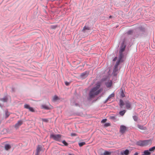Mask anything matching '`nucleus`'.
Listing matches in <instances>:
<instances>
[{
  "mask_svg": "<svg viewBox=\"0 0 155 155\" xmlns=\"http://www.w3.org/2000/svg\"><path fill=\"white\" fill-rule=\"evenodd\" d=\"M100 83H97L96 84V86L90 91L89 95L91 98L94 97L95 96L98 95L102 92L103 90L101 88H100Z\"/></svg>",
  "mask_w": 155,
  "mask_h": 155,
  "instance_id": "f257e3e1",
  "label": "nucleus"
},
{
  "mask_svg": "<svg viewBox=\"0 0 155 155\" xmlns=\"http://www.w3.org/2000/svg\"><path fill=\"white\" fill-rule=\"evenodd\" d=\"M50 137L56 141H60L61 140V135L60 134H51L50 135Z\"/></svg>",
  "mask_w": 155,
  "mask_h": 155,
  "instance_id": "f03ea898",
  "label": "nucleus"
},
{
  "mask_svg": "<svg viewBox=\"0 0 155 155\" xmlns=\"http://www.w3.org/2000/svg\"><path fill=\"white\" fill-rule=\"evenodd\" d=\"M127 127L123 125H121L120 127V132L121 133L123 134L127 130Z\"/></svg>",
  "mask_w": 155,
  "mask_h": 155,
  "instance_id": "7ed1b4c3",
  "label": "nucleus"
},
{
  "mask_svg": "<svg viewBox=\"0 0 155 155\" xmlns=\"http://www.w3.org/2000/svg\"><path fill=\"white\" fill-rule=\"evenodd\" d=\"M120 49V51L119 52L121 53H123L125 50L126 46L124 45V41H123L121 44Z\"/></svg>",
  "mask_w": 155,
  "mask_h": 155,
  "instance_id": "20e7f679",
  "label": "nucleus"
},
{
  "mask_svg": "<svg viewBox=\"0 0 155 155\" xmlns=\"http://www.w3.org/2000/svg\"><path fill=\"white\" fill-rule=\"evenodd\" d=\"M23 122V121L22 120L18 121L17 123L15 125L14 127L16 129H18L22 124Z\"/></svg>",
  "mask_w": 155,
  "mask_h": 155,
  "instance_id": "39448f33",
  "label": "nucleus"
},
{
  "mask_svg": "<svg viewBox=\"0 0 155 155\" xmlns=\"http://www.w3.org/2000/svg\"><path fill=\"white\" fill-rule=\"evenodd\" d=\"M143 146H146L148 145H150L152 143V141L150 140H145L143 142Z\"/></svg>",
  "mask_w": 155,
  "mask_h": 155,
  "instance_id": "423d86ee",
  "label": "nucleus"
},
{
  "mask_svg": "<svg viewBox=\"0 0 155 155\" xmlns=\"http://www.w3.org/2000/svg\"><path fill=\"white\" fill-rule=\"evenodd\" d=\"M24 107L25 108L28 109L29 110L32 112H34L35 110L32 107H30L29 105L26 104L24 105Z\"/></svg>",
  "mask_w": 155,
  "mask_h": 155,
  "instance_id": "0eeeda50",
  "label": "nucleus"
},
{
  "mask_svg": "<svg viewBox=\"0 0 155 155\" xmlns=\"http://www.w3.org/2000/svg\"><path fill=\"white\" fill-rule=\"evenodd\" d=\"M41 150V147L40 145L38 146L36 150V154L38 155L40 152Z\"/></svg>",
  "mask_w": 155,
  "mask_h": 155,
  "instance_id": "6e6552de",
  "label": "nucleus"
},
{
  "mask_svg": "<svg viewBox=\"0 0 155 155\" xmlns=\"http://www.w3.org/2000/svg\"><path fill=\"white\" fill-rule=\"evenodd\" d=\"M124 57V55L123 54V53H120L119 52V59L118 61H119L120 62H122L123 60H122V58Z\"/></svg>",
  "mask_w": 155,
  "mask_h": 155,
  "instance_id": "1a4fd4ad",
  "label": "nucleus"
},
{
  "mask_svg": "<svg viewBox=\"0 0 155 155\" xmlns=\"http://www.w3.org/2000/svg\"><path fill=\"white\" fill-rule=\"evenodd\" d=\"M88 74V73L87 72L85 71L81 74V77L82 78H85L87 76Z\"/></svg>",
  "mask_w": 155,
  "mask_h": 155,
  "instance_id": "9d476101",
  "label": "nucleus"
},
{
  "mask_svg": "<svg viewBox=\"0 0 155 155\" xmlns=\"http://www.w3.org/2000/svg\"><path fill=\"white\" fill-rule=\"evenodd\" d=\"M125 103L126 104V107L127 109H129L131 107L130 103L128 101H126Z\"/></svg>",
  "mask_w": 155,
  "mask_h": 155,
  "instance_id": "9b49d317",
  "label": "nucleus"
},
{
  "mask_svg": "<svg viewBox=\"0 0 155 155\" xmlns=\"http://www.w3.org/2000/svg\"><path fill=\"white\" fill-rule=\"evenodd\" d=\"M137 127L139 129L142 130H146L147 129L146 127L139 124L137 125Z\"/></svg>",
  "mask_w": 155,
  "mask_h": 155,
  "instance_id": "f8f14e48",
  "label": "nucleus"
},
{
  "mask_svg": "<svg viewBox=\"0 0 155 155\" xmlns=\"http://www.w3.org/2000/svg\"><path fill=\"white\" fill-rule=\"evenodd\" d=\"M11 147L10 145L9 144H6L5 146V149L7 150L10 149Z\"/></svg>",
  "mask_w": 155,
  "mask_h": 155,
  "instance_id": "ddd939ff",
  "label": "nucleus"
},
{
  "mask_svg": "<svg viewBox=\"0 0 155 155\" xmlns=\"http://www.w3.org/2000/svg\"><path fill=\"white\" fill-rule=\"evenodd\" d=\"M41 108L46 110H49L50 109L49 107L47 105L45 104L42 105L41 106Z\"/></svg>",
  "mask_w": 155,
  "mask_h": 155,
  "instance_id": "4468645a",
  "label": "nucleus"
},
{
  "mask_svg": "<svg viewBox=\"0 0 155 155\" xmlns=\"http://www.w3.org/2000/svg\"><path fill=\"white\" fill-rule=\"evenodd\" d=\"M59 99L58 97L56 95L53 96L52 98V101H55Z\"/></svg>",
  "mask_w": 155,
  "mask_h": 155,
  "instance_id": "2eb2a0df",
  "label": "nucleus"
},
{
  "mask_svg": "<svg viewBox=\"0 0 155 155\" xmlns=\"http://www.w3.org/2000/svg\"><path fill=\"white\" fill-rule=\"evenodd\" d=\"M114 93H112L107 98L106 102L111 97H114Z\"/></svg>",
  "mask_w": 155,
  "mask_h": 155,
  "instance_id": "dca6fc26",
  "label": "nucleus"
},
{
  "mask_svg": "<svg viewBox=\"0 0 155 155\" xmlns=\"http://www.w3.org/2000/svg\"><path fill=\"white\" fill-rule=\"evenodd\" d=\"M8 98V97L7 96L1 99V100L2 101H3L4 102H6L7 101Z\"/></svg>",
  "mask_w": 155,
  "mask_h": 155,
  "instance_id": "f3484780",
  "label": "nucleus"
},
{
  "mask_svg": "<svg viewBox=\"0 0 155 155\" xmlns=\"http://www.w3.org/2000/svg\"><path fill=\"white\" fill-rule=\"evenodd\" d=\"M120 106L121 108L122 107L124 106V102L123 101L121 100H120Z\"/></svg>",
  "mask_w": 155,
  "mask_h": 155,
  "instance_id": "a211bd4d",
  "label": "nucleus"
},
{
  "mask_svg": "<svg viewBox=\"0 0 155 155\" xmlns=\"http://www.w3.org/2000/svg\"><path fill=\"white\" fill-rule=\"evenodd\" d=\"M143 141H140L137 142V144L140 146H143Z\"/></svg>",
  "mask_w": 155,
  "mask_h": 155,
  "instance_id": "6ab92c4d",
  "label": "nucleus"
},
{
  "mask_svg": "<svg viewBox=\"0 0 155 155\" xmlns=\"http://www.w3.org/2000/svg\"><path fill=\"white\" fill-rule=\"evenodd\" d=\"M120 91H121V94H120V95H121V96L122 97H125V95L124 94V93L123 92V91L122 89V88H121L120 90Z\"/></svg>",
  "mask_w": 155,
  "mask_h": 155,
  "instance_id": "aec40b11",
  "label": "nucleus"
},
{
  "mask_svg": "<svg viewBox=\"0 0 155 155\" xmlns=\"http://www.w3.org/2000/svg\"><path fill=\"white\" fill-rule=\"evenodd\" d=\"M126 112V111L125 110H123V111H121L120 112L119 114L121 116H123L124 115V114Z\"/></svg>",
  "mask_w": 155,
  "mask_h": 155,
  "instance_id": "412c9836",
  "label": "nucleus"
},
{
  "mask_svg": "<svg viewBox=\"0 0 155 155\" xmlns=\"http://www.w3.org/2000/svg\"><path fill=\"white\" fill-rule=\"evenodd\" d=\"M120 62L119 61H117L116 62V64H115V65L114 66V68H118V66L119 64H120Z\"/></svg>",
  "mask_w": 155,
  "mask_h": 155,
  "instance_id": "4be33fe9",
  "label": "nucleus"
},
{
  "mask_svg": "<svg viewBox=\"0 0 155 155\" xmlns=\"http://www.w3.org/2000/svg\"><path fill=\"white\" fill-rule=\"evenodd\" d=\"M129 151L128 150H126L124 152V153L125 155H127L129 154Z\"/></svg>",
  "mask_w": 155,
  "mask_h": 155,
  "instance_id": "5701e85b",
  "label": "nucleus"
},
{
  "mask_svg": "<svg viewBox=\"0 0 155 155\" xmlns=\"http://www.w3.org/2000/svg\"><path fill=\"white\" fill-rule=\"evenodd\" d=\"M144 153L146 155H150V152H149L148 150H145L144 152Z\"/></svg>",
  "mask_w": 155,
  "mask_h": 155,
  "instance_id": "b1692460",
  "label": "nucleus"
},
{
  "mask_svg": "<svg viewBox=\"0 0 155 155\" xmlns=\"http://www.w3.org/2000/svg\"><path fill=\"white\" fill-rule=\"evenodd\" d=\"M90 29V28L88 26H84L83 28V30H89Z\"/></svg>",
  "mask_w": 155,
  "mask_h": 155,
  "instance_id": "393cba45",
  "label": "nucleus"
},
{
  "mask_svg": "<svg viewBox=\"0 0 155 155\" xmlns=\"http://www.w3.org/2000/svg\"><path fill=\"white\" fill-rule=\"evenodd\" d=\"M85 144V142H81L79 143V146L80 147L82 146Z\"/></svg>",
  "mask_w": 155,
  "mask_h": 155,
  "instance_id": "a878e982",
  "label": "nucleus"
},
{
  "mask_svg": "<svg viewBox=\"0 0 155 155\" xmlns=\"http://www.w3.org/2000/svg\"><path fill=\"white\" fill-rule=\"evenodd\" d=\"M111 154V152L108 151H105L104 153V155H110Z\"/></svg>",
  "mask_w": 155,
  "mask_h": 155,
  "instance_id": "bb28decb",
  "label": "nucleus"
},
{
  "mask_svg": "<svg viewBox=\"0 0 155 155\" xmlns=\"http://www.w3.org/2000/svg\"><path fill=\"white\" fill-rule=\"evenodd\" d=\"M110 123H106L104 125V127H106L110 126Z\"/></svg>",
  "mask_w": 155,
  "mask_h": 155,
  "instance_id": "cd10ccee",
  "label": "nucleus"
},
{
  "mask_svg": "<svg viewBox=\"0 0 155 155\" xmlns=\"http://www.w3.org/2000/svg\"><path fill=\"white\" fill-rule=\"evenodd\" d=\"M41 120L45 122H48V119L42 118Z\"/></svg>",
  "mask_w": 155,
  "mask_h": 155,
  "instance_id": "c85d7f7f",
  "label": "nucleus"
},
{
  "mask_svg": "<svg viewBox=\"0 0 155 155\" xmlns=\"http://www.w3.org/2000/svg\"><path fill=\"white\" fill-rule=\"evenodd\" d=\"M155 149V147L154 146V147H152L150 148V149H149V151H153Z\"/></svg>",
  "mask_w": 155,
  "mask_h": 155,
  "instance_id": "c756f323",
  "label": "nucleus"
},
{
  "mask_svg": "<svg viewBox=\"0 0 155 155\" xmlns=\"http://www.w3.org/2000/svg\"><path fill=\"white\" fill-rule=\"evenodd\" d=\"M62 143H63L64 145L65 146H67L68 145V143H67L65 140H64L62 141Z\"/></svg>",
  "mask_w": 155,
  "mask_h": 155,
  "instance_id": "7c9ffc66",
  "label": "nucleus"
},
{
  "mask_svg": "<svg viewBox=\"0 0 155 155\" xmlns=\"http://www.w3.org/2000/svg\"><path fill=\"white\" fill-rule=\"evenodd\" d=\"M133 119L135 121H137L138 120V117L136 116L133 117Z\"/></svg>",
  "mask_w": 155,
  "mask_h": 155,
  "instance_id": "2f4dec72",
  "label": "nucleus"
},
{
  "mask_svg": "<svg viewBox=\"0 0 155 155\" xmlns=\"http://www.w3.org/2000/svg\"><path fill=\"white\" fill-rule=\"evenodd\" d=\"M110 118L111 119L114 120L116 119V117L115 116H111L110 117Z\"/></svg>",
  "mask_w": 155,
  "mask_h": 155,
  "instance_id": "473e14b6",
  "label": "nucleus"
},
{
  "mask_svg": "<svg viewBox=\"0 0 155 155\" xmlns=\"http://www.w3.org/2000/svg\"><path fill=\"white\" fill-rule=\"evenodd\" d=\"M132 31L131 30L127 32V33L128 35H130L132 33Z\"/></svg>",
  "mask_w": 155,
  "mask_h": 155,
  "instance_id": "72a5a7b5",
  "label": "nucleus"
},
{
  "mask_svg": "<svg viewBox=\"0 0 155 155\" xmlns=\"http://www.w3.org/2000/svg\"><path fill=\"white\" fill-rule=\"evenodd\" d=\"M107 121V119H104L102 120H101V122L102 123H104L106 122Z\"/></svg>",
  "mask_w": 155,
  "mask_h": 155,
  "instance_id": "f704fd0d",
  "label": "nucleus"
},
{
  "mask_svg": "<svg viewBox=\"0 0 155 155\" xmlns=\"http://www.w3.org/2000/svg\"><path fill=\"white\" fill-rule=\"evenodd\" d=\"M65 84L66 86H68L70 84V83L67 81H65Z\"/></svg>",
  "mask_w": 155,
  "mask_h": 155,
  "instance_id": "c9c22d12",
  "label": "nucleus"
},
{
  "mask_svg": "<svg viewBox=\"0 0 155 155\" xmlns=\"http://www.w3.org/2000/svg\"><path fill=\"white\" fill-rule=\"evenodd\" d=\"M71 136H77V135L75 133H72L71 134Z\"/></svg>",
  "mask_w": 155,
  "mask_h": 155,
  "instance_id": "e433bc0d",
  "label": "nucleus"
},
{
  "mask_svg": "<svg viewBox=\"0 0 155 155\" xmlns=\"http://www.w3.org/2000/svg\"><path fill=\"white\" fill-rule=\"evenodd\" d=\"M114 72H117L118 71L117 68H114Z\"/></svg>",
  "mask_w": 155,
  "mask_h": 155,
  "instance_id": "4c0bfd02",
  "label": "nucleus"
},
{
  "mask_svg": "<svg viewBox=\"0 0 155 155\" xmlns=\"http://www.w3.org/2000/svg\"><path fill=\"white\" fill-rule=\"evenodd\" d=\"M117 59V57H115L114 58V59H113V61H115Z\"/></svg>",
  "mask_w": 155,
  "mask_h": 155,
  "instance_id": "58836bf2",
  "label": "nucleus"
},
{
  "mask_svg": "<svg viewBox=\"0 0 155 155\" xmlns=\"http://www.w3.org/2000/svg\"><path fill=\"white\" fill-rule=\"evenodd\" d=\"M134 155H138V153L137 152H136L135 153Z\"/></svg>",
  "mask_w": 155,
  "mask_h": 155,
  "instance_id": "ea45409f",
  "label": "nucleus"
},
{
  "mask_svg": "<svg viewBox=\"0 0 155 155\" xmlns=\"http://www.w3.org/2000/svg\"><path fill=\"white\" fill-rule=\"evenodd\" d=\"M109 18H112V16L110 15L109 17Z\"/></svg>",
  "mask_w": 155,
  "mask_h": 155,
  "instance_id": "a19ab883",
  "label": "nucleus"
},
{
  "mask_svg": "<svg viewBox=\"0 0 155 155\" xmlns=\"http://www.w3.org/2000/svg\"><path fill=\"white\" fill-rule=\"evenodd\" d=\"M69 155H74L73 154H69Z\"/></svg>",
  "mask_w": 155,
  "mask_h": 155,
  "instance_id": "79ce46f5",
  "label": "nucleus"
},
{
  "mask_svg": "<svg viewBox=\"0 0 155 155\" xmlns=\"http://www.w3.org/2000/svg\"><path fill=\"white\" fill-rule=\"evenodd\" d=\"M75 105H76V106H77L78 105V104H75Z\"/></svg>",
  "mask_w": 155,
  "mask_h": 155,
  "instance_id": "37998d69",
  "label": "nucleus"
},
{
  "mask_svg": "<svg viewBox=\"0 0 155 155\" xmlns=\"http://www.w3.org/2000/svg\"><path fill=\"white\" fill-rule=\"evenodd\" d=\"M143 155H146L144 154H143Z\"/></svg>",
  "mask_w": 155,
  "mask_h": 155,
  "instance_id": "c03bdc74",
  "label": "nucleus"
}]
</instances>
